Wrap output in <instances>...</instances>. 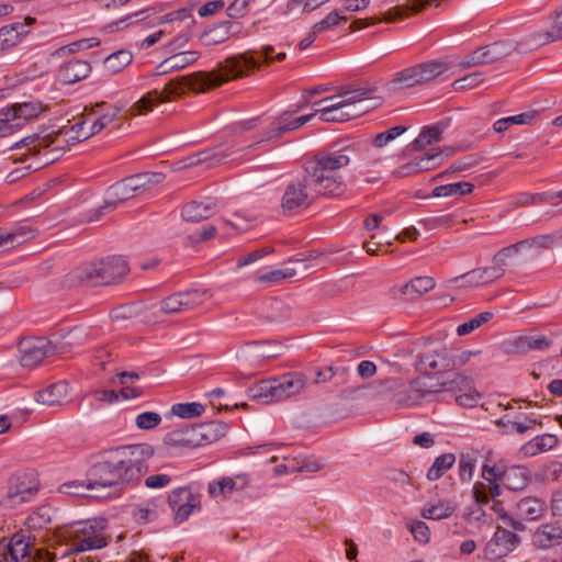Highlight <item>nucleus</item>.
Masks as SVG:
<instances>
[{"instance_id": "f257e3e1", "label": "nucleus", "mask_w": 562, "mask_h": 562, "mask_svg": "<svg viewBox=\"0 0 562 562\" xmlns=\"http://www.w3.org/2000/svg\"><path fill=\"white\" fill-rule=\"evenodd\" d=\"M89 133V123L83 120L71 125L70 127L53 131L45 134H35L24 137L14 145L13 148L29 147V154L21 157L0 156V172H7L8 176H25L26 172H36L44 166L59 158L63 145L68 142L77 143L88 139L81 137L82 134Z\"/></svg>"}, {"instance_id": "f03ea898", "label": "nucleus", "mask_w": 562, "mask_h": 562, "mask_svg": "<svg viewBox=\"0 0 562 562\" xmlns=\"http://www.w3.org/2000/svg\"><path fill=\"white\" fill-rule=\"evenodd\" d=\"M148 445H132L108 451L87 473L91 490L112 487L138 480L146 471L145 460L153 456Z\"/></svg>"}, {"instance_id": "7ed1b4c3", "label": "nucleus", "mask_w": 562, "mask_h": 562, "mask_svg": "<svg viewBox=\"0 0 562 562\" xmlns=\"http://www.w3.org/2000/svg\"><path fill=\"white\" fill-rule=\"evenodd\" d=\"M373 93L368 88H344L338 94L325 98L315 103V115L319 114L323 122H346L356 119L370 110L364 103Z\"/></svg>"}, {"instance_id": "20e7f679", "label": "nucleus", "mask_w": 562, "mask_h": 562, "mask_svg": "<svg viewBox=\"0 0 562 562\" xmlns=\"http://www.w3.org/2000/svg\"><path fill=\"white\" fill-rule=\"evenodd\" d=\"M128 273L127 262L119 256L87 263L70 272L65 282L72 285H106Z\"/></svg>"}, {"instance_id": "39448f33", "label": "nucleus", "mask_w": 562, "mask_h": 562, "mask_svg": "<svg viewBox=\"0 0 562 562\" xmlns=\"http://www.w3.org/2000/svg\"><path fill=\"white\" fill-rule=\"evenodd\" d=\"M225 427L221 423H206L167 432L162 438L169 450H190L216 441Z\"/></svg>"}, {"instance_id": "423d86ee", "label": "nucleus", "mask_w": 562, "mask_h": 562, "mask_svg": "<svg viewBox=\"0 0 562 562\" xmlns=\"http://www.w3.org/2000/svg\"><path fill=\"white\" fill-rule=\"evenodd\" d=\"M106 525L108 522L104 518L70 524L66 528L65 535L71 540V550L85 552L106 547L109 543V538L104 535Z\"/></svg>"}, {"instance_id": "0eeeda50", "label": "nucleus", "mask_w": 562, "mask_h": 562, "mask_svg": "<svg viewBox=\"0 0 562 562\" xmlns=\"http://www.w3.org/2000/svg\"><path fill=\"white\" fill-rule=\"evenodd\" d=\"M440 389L428 385L424 378H416L404 384L400 378H389L378 383L379 394H392V401L401 406H413L428 394L437 393Z\"/></svg>"}, {"instance_id": "6e6552de", "label": "nucleus", "mask_w": 562, "mask_h": 562, "mask_svg": "<svg viewBox=\"0 0 562 562\" xmlns=\"http://www.w3.org/2000/svg\"><path fill=\"white\" fill-rule=\"evenodd\" d=\"M274 48L271 45L263 46L260 50L247 52L227 58L223 64H220V69L225 79V82L232 79L247 76L251 69L259 68L261 60L269 64L273 60L281 61L285 58L284 52L273 55Z\"/></svg>"}, {"instance_id": "1a4fd4ad", "label": "nucleus", "mask_w": 562, "mask_h": 562, "mask_svg": "<svg viewBox=\"0 0 562 562\" xmlns=\"http://www.w3.org/2000/svg\"><path fill=\"white\" fill-rule=\"evenodd\" d=\"M225 79L218 67L211 72H195L172 79L166 83L161 91H158V94L162 103L169 102L172 98L184 93L186 89L200 92L220 86L225 82Z\"/></svg>"}, {"instance_id": "9d476101", "label": "nucleus", "mask_w": 562, "mask_h": 562, "mask_svg": "<svg viewBox=\"0 0 562 562\" xmlns=\"http://www.w3.org/2000/svg\"><path fill=\"white\" fill-rule=\"evenodd\" d=\"M158 184V178H120L106 190L104 205L99 211L144 193L155 195Z\"/></svg>"}, {"instance_id": "9b49d317", "label": "nucleus", "mask_w": 562, "mask_h": 562, "mask_svg": "<svg viewBox=\"0 0 562 562\" xmlns=\"http://www.w3.org/2000/svg\"><path fill=\"white\" fill-rule=\"evenodd\" d=\"M2 562H54L55 554L36 548L30 538L14 533L8 543H0Z\"/></svg>"}, {"instance_id": "f8f14e48", "label": "nucleus", "mask_w": 562, "mask_h": 562, "mask_svg": "<svg viewBox=\"0 0 562 562\" xmlns=\"http://www.w3.org/2000/svg\"><path fill=\"white\" fill-rule=\"evenodd\" d=\"M235 151L228 147L218 146L210 149L199 151L195 155L189 156L182 160L173 164L172 172H193L203 173L207 172L222 164L233 159Z\"/></svg>"}, {"instance_id": "ddd939ff", "label": "nucleus", "mask_w": 562, "mask_h": 562, "mask_svg": "<svg viewBox=\"0 0 562 562\" xmlns=\"http://www.w3.org/2000/svg\"><path fill=\"white\" fill-rule=\"evenodd\" d=\"M446 70L447 65L442 61L432 60L396 72L390 86L392 89L412 88L435 79Z\"/></svg>"}, {"instance_id": "4468645a", "label": "nucleus", "mask_w": 562, "mask_h": 562, "mask_svg": "<svg viewBox=\"0 0 562 562\" xmlns=\"http://www.w3.org/2000/svg\"><path fill=\"white\" fill-rule=\"evenodd\" d=\"M41 113L38 103L26 102L0 109V137H5L19 130L24 122Z\"/></svg>"}, {"instance_id": "2eb2a0df", "label": "nucleus", "mask_w": 562, "mask_h": 562, "mask_svg": "<svg viewBox=\"0 0 562 562\" xmlns=\"http://www.w3.org/2000/svg\"><path fill=\"white\" fill-rule=\"evenodd\" d=\"M449 127V121H439L431 125L423 126L417 137L411 143L409 148L417 153H432L438 150H445L443 156L448 157L454 153V148L438 147V144L442 140L445 131Z\"/></svg>"}, {"instance_id": "dca6fc26", "label": "nucleus", "mask_w": 562, "mask_h": 562, "mask_svg": "<svg viewBox=\"0 0 562 562\" xmlns=\"http://www.w3.org/2000/svg\"><path fill=\"white\" fill-rule=\"evenodd\" d=\"M211 299L209 290H191L172 294L159 302V311L175 314L191 311Z\"/></svg>"}, {"instance_id": "f3484780", "label": "nucleus", "mask_w": 562, "mask_h": 562, "mask_svg": "<svg viewBox=\"0 0 562 562\" xmlns=\"http://www.w3.org/2000/svg\"><path fill=\"white\" fill-rule=\"evenodd\" d=\"M19 360L23 368L33 369L54 351L50 341L43 337L22 338L18 345Z\"/></svg>"}, {"instance_id": "a211bd4d", "label": "nucleus", "mask_w": 562, "mask_h": 562, "mask_svg": "<svg viewBox=\"0 0 562 562\" xmlns=\"http://www.w3.org/2000/svg\"><path fill=\"white\" fill-rule=\"evenodd\" d=\"M310 186L311 183L304 178H297L286 186L281 200L284 213H295L311 204L313 194Z\"/></svg>"}, {"instance_id": "6ab92c4d", "label": "nucleus", "mask_w": 562, "mask_h": 562, "mask_svg": "<svg viewBox=\"0 0 562 562\" xmlns=\"http://www.w3.org/2000/svg\"><path fill=\"white\" fill-rule=\"evenodd\" d=\"M351 158L346 151H321L306 162L305 170L312 176L326 172H338L349 166Z\"/></svg>"}, {"instance_id": "aec40b11", "label": "nucleus", "mask_w": 562, "mask_h": 562, "mask_svg": "<svg viewBox=\"0 0 562 562\" xmlns=\"http://www.w3.org/2000/svg\"><path fill=\"white\" fill-rule=\"evenodd\" d=\"M417 370L426 375L451 371V350L440 347L424 351L418 356Z\"/></svg>"}, {"instance_id": "412c9836", "label": "nucleus", "mask_w": 562, "mask_h": 562, "mask_svg": "<svg viewBox=\"0 0 562 562\" xmlns=\"http://www.w3.org/2000/svg\"><path fill=\"white\" fill-rule=\"evenodd\" d=\"M168 504L175 513L176 522H183L200 506V497L190 487H178L168 495Z\"/></svg>"}, {"instance_id": "4be33fe9", "label": "nucleus", "mask_w": 562, "mask_h": 562, "mask_svg": "<svg viewBox=\"0 0 562 562\" xmlns=\"http://www.w3.org/2000/svg\"><path fill=\"white\" fill-rule=\"evenodd\" d=\"M436 282L434 278L428 276L416 277L407 283L398 286L394 285L389 289L387 295L392 300L414 301L422 295L435 289Z\"/></svg>"}, {"instance_id": "5701e85b", "label": "nucleus", "mask_w": 562, "mask_h": 562, "mask_svg": "<svg viewBox=\"0 0 562 562\" xmlns=\"http://www.w3.org/2000/svg\"><path fill=\"white\" fill-rule=\"evenodd\" d=\"M519 541L520 538L516 533L497 527L494 536L485 546V557L490 560L501 559L514 551Z\"/></svg>"}, {"instance_id": "b1692460", "label": "nucleus", "mask_w": 562, "mask_h": 562, "mask_svg": "<svg viewBox=\"0 0 562 562\" xmlns=\"http://www.w3.org/2000/svg\"><path fill=\"white\" fill-rule=\"evenodd\" d=\"M314 116H315V113H311V114H306V115H302V116L292 119L291 115L288 112H285L274 121L272 127L270 130H268L256 144H261V143L278 139L284 133L299 130L304 124L310 122Z\"/></svg>"}, {"instance_id": "393cba45", "label": "nucleus", "mask_w": 562, "mask_h": 562, "mask_svg": "<svg viewBox=\"0 0 562 562\" xmlns=\"http://www.w3.org/2000/svg\"><path fill=\"white\" fill-rule=\"evenodd\" d=\"M37 229L26 222L16 224L10 229H0V250H10L34 239Z\"/></svg>"}, {"instance_id": "a878e982", "label": "nucleus", "mask_w": 562, "mask_h": 562, "mask_svg": "<svg viewBox=\"0 0 562 562\" xmlns=\"http://www.w3.org/2000/svg\"><path fill=\"white\" fill-rule=\"evenodd\" d=\"M35 23V19L26 16L22 22L4 25L0 29V50L8 52L16 47L29 34V27Z\"/></svg>"}, {"instance_id": "bb28decb", "label": "nucleus", "mask_w": 562, "mask_h": 562, "mask_svg": "<svg viewBox=\"0 0 562 562\" xmlns=\"http://www.w3.org/2000/svg\"><path fill=\"white\" fill-rule=\"evenodd\" d=\"M120 113L116 106L95 104L90 112L86 113V123H89V133L82 134L81 137H91L100 133L105 126L111 124Z\"/></svg>"}, {"instance_id": "cd10ccee", "label": "nucleus", "mask_w": 562, "mask_h": 562, "mask_svg": "<svg viewBox=\"0 0 562 562\" xmlns=\"http://www.w3.org/2000/svg\"><path fill=\"white\" fill-rule=\"evenodd\" d=\"M69 385L66 381H58L35 393V401L47 407L63 406L68 401Z\"/></svg>"}, {"instance_id": "c85d7f7f", "label": "nucleus", "mask_w": 562, "mask_h": 562, "mask_svg": "<svg viewBox=\"0 0 562 562\" xmlns=\"http://www.w3.org/2000/svg\"><path fill=\"white\" fill-rule=\"evenodd\" d=\"M445 150L432 153H419L413 157L407 164L402 166L405 176L411 173H422L438 168L443 159Z\"/></svg>"}, {"instance_id": "c756f323", "label": "nucleus", "mask_w": 562, "mask_h": 562, "mask_svg": "<svg viewBox=\"0 0 562 562\" xmlns=\"http://www.w3.org/2000/svg\"><path fill=\"white\" fill-rule=\"evenodd\" d=\"M279 401L301 394L307 386L306 378L299 372L276 378Z\"/></svg>"}, {"instance_id": "7c9ffc66", "label": "nucleus", "mask_w": 562, "mask_h": 562, "mask_svg": "<svg viewBox=\"0 0 562 562\" xmlns=\"http://www.w3.org/2000/svg\"><path fill=\"white\" fill-rule=\"evenodd\" d=\"M217 212V203L212 199L205 201H191L183 205L181 216L186 222H201L210 218Z\"/></svg>"}, {"instance_id": "2f4dec72", "label": "nucleus", "mask_w": 562, "mask_h": 562, "mask_svg": "<svg viewBox=\"0 0 562 562\" xmlns=\"http://www.w3.org/2000/svg\"><path fill=\"white\" fill-rule=\"evenodd\" d=\"M533 543L540 549H550L562 543V525L558 521L542 524L537 528Z\"/></svg>"}, {"instance_id": "473e14b6", "label": "nucleus", "mask_w": 562, "mask_h": 562, "mask_svg": "<svg viewBox=\"0 0 562 562\" xmlns=\"http://www.w3.org/2000/svg\"><path fill=\"white\" fill-rule=\"evenodd\" d=\"M37 483L29 480L27 474H15L10 480V487L5 498L8 501L18 498L19 502H25L29 496L37 492Z\"/></svg>"}, {"instance_id": "72a5a7b5", "label": "nucleus", "mask_w": 562, "mask_h": 562, "mask_svg": "<svg viewBox=\"0 0 562 562\" xmlns=\"http://www.w3.org/2000/svg\"><path fill=\"white\" fill-rule=\"evenodd\" d=\"M247 485V479L243 475L235 477H223L220 481L209 484V494L215 499H225L234 491L243 490Z\"/></svg>"}, {"instance_id": "f704fd0d", "label": "nucleus", "mask_w": 562, "mask_h": 562, "mask_svg": "<svg viewBox=\"0 0 562 562\" xmlns=\"http://www.w3.org/2000/svg\"><path fill=\"white\" fill-rule=\"evenodd\" d=\"M457 505L450 499H437L427 503L420 512V516L428 520H442L448 519L454 515Z\"/></svg>"}, {"instance_id": "c9c22d12", "label": "nucleus", "mask_w": 562, "mask_h": 562, "mask_svg": "<svg viewBox=\"0 0 562 562\" xmlns=\"http://www.w3.org/2000/svg\"><path fill=\"white\" fill-rule=\"evenodd\" d=\"M247 394L250 398L260 403L279 402L276 378L254 383L248 387Z\"/></svg>"}, {"instance_id": "e433bc0d", "label": "nucleus", "mask_w": 562, "mask_h": 562, "mask_svg": "<svg viewBox=\"0 0 562 562\" xmlns=\"http://www.w3.org/2000/svg\"><path fill=\"white\" fill-rule=\"evenodd\" d=\"M505 273V270H501L499 268H495L493 265L488 267H482L473 269L461 277L454 278L451 282H456L459 279L467 278L468 282L472 286H479L488 284L499 278H502Z\"/></svg>"}, {"instance_id": "4c0bfd02", "label": "nucleus", "mask_w": 562, "mask_h": 562, "mask_svg": "<svg viewBox=\"0 0 562 562\" xmlns=\"http://www.w3.org/2000/svg\"><path fill=\"white\" fill-rule=\"evenodd\" d=\"M546 503L537 497H525L516 504V515L521 520L533 521L546 513Z\"/></svg>"}, {"instance_id": "58836bf2", "label": "nucleus", "mask_w": 562, "mask_h": 562, "mask_svg": "<svg viewBox=\"0 0 562 562\" xmlns=\"http://www.w3.org/2000/svg\"><path fill=\"white\" fill-rule=\"evenodd\" d=\"M558 445V438L551 434L536 436L531 440L525 442L519 452L524 457H535L539 453L547 452Z\"/></svg>"}, {"instance_id": "ea45409f", "label": "nucleus", "mask_w": 562, "mask_h": 562, "mask_svg": "<svg viewBox=\"0 0 562 562\" xmlns=\"http://www.w3.org/2000/svg\"><path fill=\"white\" fill-rule=\"evenodd\" d=\"M529 471L521 465H513L503 470V484L510 491H521L529 483Z\"/></svg>"}, {"instance_id": "a19ab883", "label": "nucleus", "mask_w": 562, "mask_h": 562, "mask_svg": "<svg viewBox=\"0 0 562 562\" xmlns=\"http://www.w3.org/2000/svg\"><path fill=\"white\" fill-rule=\"evenodd\" d=\"M559 239H562L561 233L540 235L533 238L521 240L520 244L525 255L536 257L539 255L540 250L550 249Z\"/></svg>"}, {"instance_id": "79ce46f5", "label": "nucleus", "mask_w": 562, "mask_h": 562, "mask_svg": "<svg viewBox=\"0 0 562 562\" xmlns=\"http://www.w3.org/2000/svg\"><path fill=\"white\" fill-rule=\"evenodd\" d=\"M311 180V184L314 183L316 194L321 195H340L347 183L337 178H306Z\"/></svg>"}, {"instance_id": "37998d69", "label": "nucleus", "mask_w": 562, "mask_h": 562, "mask_svg": "<svg viewBox=\"0 0 562 562\" xmlns=\"http://www.w3.org/2000/svg\"><path fill=\"white\" fill-rule=\"evenodd\" d=\"M537 116L538 111L532 110L516 115L502 117L494 123L493 128L496 133H503L514 124L530 125L537 119Z\"/></svg>"}, {"instance_id": "c03bdc74", "label": "nucleus", "mask_w": 562, "mask_h": 562, "mask_svg": "<svg viewBox=\"0 0 562 562\" xmlns=\"http://www.w3.org/2000/svg\"><path fill=\"white\" fill-rule=\"evenodd\" d=\"M90 72V65L83 60H70L61 69L63 80L72 83L85 79Z\"/></svg>"}, {"instance_id": "a18cd8bd", "label": "nucleus", "mask_w": 562, "mask_h": 562, "mask_svg": "<svg viewBox=\"0 0 562 562\" xmlns=\"http://www.w3.org/2000/svg\"><path fill=\"white\" fill-rule=\"evenodd\" d=\"M442 0H411L404 5L395 7L387 13L386 20H394L395 18L407 16L409 13H418L427 5H438Z\"/></svg>"}, {"instance_id": "49530a36", "label": "nucleus", "mask_w": 562, "mask_h": 562, "mask_svg": "<svg viewBox=\"0 0 562 562\" xmlns=\"http://www.w3.org/2000/svg\"><path fill=\"white\" fill-rule=\"evenodd\" d=\"M519 255H525L520 241L507 246L501 249L498 252H496L492 259V265L495 268L505 270V267L512 265L514 262V259Z\"/></svg>"}, {"instance_id": "de8ad7c7", "label": "nucleus", "mask_w": 562, "mask_h": 562, "mask_svg": "<svg viewBox=\"0 0 562 562\" xmlns=\"http://www.w3.org/2000/svg\"><path fill=\"white\" fill-rule=\"evenodd\" d=\"M132 59L133 55L130 50L121 49L105 58L104 68L112 75L117 74L128 66L132 63Z\"/></svg>"}, {"instance_id": "09e8293b", "label": "nucleus", "mask_w": 562, "mask_h": 562, "mask_svg": "<svg viewBox=\"0 0 562 562\" xmlns=\"http://www.w3.org/2000/svg\"><path fill=\"white\" fill-rule=\"evenodd\" d=\"M162 103L160 101L158 90L154 89L148 91L145 95H143L138 101H136L128 110L130 114L135 115H144L149 113L156 104Z\"/></svg>"}, {"instance_id": "8fccbe9b", "label": "nucleus", "mask_w": 562, "mask_h": 562, "mask_svg": "<svg viewBox=\"0 0 562 562\" xmlns=\"http://www.w3.org/2000/svg\"><path fill=\"white\" fill-rule=\"evenodd\" d=\"M158 501L149 499L136 505L132 515L137 524H147L157 517Z\"/></svg>"}, {"instance_id": "3c124183", "label": "nucleus", "mask_w": 562, "mask_h": 562, "mask_svg": "<svg viewBox=\"0 0 562 562\" xmlns=\"http://www.w3.org/2000/svg\"><path fill=\"white\" fill-rule=\"evenodd\" d=\"M454 463L456 456L453 453H443L437 457L427 472V479L429 481L439 480Z\"/></svg>"}, {"instance_id": "603ef678", "label": "nucleus", "mask_w": 562, "mask_h": 562, "mask_svg": "<svg viewBox=\"0 0 562 562\" xmlns=\"http://www.w3.org/2000/svg\"><path fill=\"white\" fill-rule=\"evenodd\" d=\"M474 186L471 182H454L443 186H438L432 190V195L436 198H446L453 195L470 194Z\"/></svg>"}, {"instance_id": "864d4df0", "label": "nucleus", "mask_w": 562, "mask_h": 562, "mask_svg": "<svg viewBox=\"0 0 562 562\" xmlns=\"http://www.w3.org/2000/svg\"><path fill=\"white\" fill-rule=\"evenodd\" d=\"M204 406L200 403H178L171 406L170 414L183 419L199 417L203 414Z\"/></svg>"}, {"instance_id": "5fc2aeb1", "label": "nucleus", "mask_w": 562, "mask_h": 562, "mask_svg": "<svg viewBox=\"0 0 562 562\" xmlns=\"http://www.w3.org/2000/svg\"><path fill=\"white\" fill-rule=\"evenodd\" d=\"M493 318L492 312H482L457 327L458 336H465L488 323Z\"/></svg>"}, {"instance_id": "6e6d98bb", "label": "nucleus", "mask_w": 562, "mask_h": 562, "mask_svg": "<svg viewBox=\"0 0 562 562\" xmlns=\"http://www.w3.org/2000/svg\"><path fill=\"white\" fill-rule=\"evenodd\" d=\"M200 57V54L195 50H186L173 54L169 57L171 63V67H173L175 71L181 70L189 65L194 64Z\"/></svg>"}, {"instance_id": "4d7b16f0", "label": "nucleus", "mask_w": 562, "mask_h": 562, "mask_svg": "<svg viewBox=\"0 0 562 562\" xmlns=\"http://www.w3.org/2000/svg\"><path fill=\"white\" fill-rule=\"evenodd\" d=\"M482 357L481 350H463L460 352L451 351V367L452 370H458L464 366L473 363L474 359Z\"/></svg>"}, {"instance_id": "13d9d810", "label": "nucleus", "mask_w": 562, "mask_h": 562, "mask_svg": "<svg viewBox=\"0 0 562 562\" xmlns=\"http://www.w3.org/2000/svg\"><path fill=\"white\" fill-rule=\"evenodd\" d=\"M228 38L227 30H225L223 23H218L214 27L205 31L202 35V41L206 46L224 43Z\"/></svg>"}, {"instance_id": "bf43d9fd", "label": "nucleus", "mask_w": 562, "mask_h": 562, "mask_svg": "<svg viewBox=\"0 0 562 562\" xmlns=\"http://www.w3.org/2000/svg\"><path fill=\"white\" fill-rule=\"evenodd\" d=\"M491 508L506 525H508L513 529L518 530V531H524L525 530L526 527L522 524V521L519 520V519H515L512 516H509L507 514V512L505 510V508H504V506H503L501 501H498V499L492 501V507Z\"/></svg>"}, {"instance_id": "052dcab7", "label": "nucleus", "mask_w": 562, "mask_h": 562, "mask_svg": "<svg viewBox=\"0 0 562 562\" xmlns=\"http://www.w3.org/2000/svg\"><path fill=\"white\" fill-rule=\"evenodd\" d=\"M347 21L341 10H335L328 13L322 21L315 23L313 26L319 34L338 25L340 22Z\"/></svg>"}, {"instance_id": "680f3d73", "label": "nucleus", "mask_w": 562, "mask_h": 562, "mask_svg": "<svg viewBox=\"0 0 562 562\" xmlns=\"http://www.w3.org/2000/svg\"><path fill=\"white\" fill-rule=\"evenodd\" d=\"M476 460L468 453H462L459 460V475L463 482H470L475 469Z\"/></svg>"}, {"instance_id": "e2e57ef3", "label": "nucleus", "mask_w": 562, "mask_h": 562, "mask_svg": "<svg viewBox=\"0 0 562 562\" xmlns=\"http://www.w3.org/2000/svg\"><path fill=\"white\" fill-rule=\"evenodd\" d=\"M161 423V417L155 412H144L138 414L135 419V424L138 429L150 430L156 428Z\"/></svg>"}, {"instance_id": "0e129e2a", "label": "nucleus", "mask_w": 562, "mask_h": 562, "mask_svg": "<svg viewBox=\"0 0 562 562\" xmlns=\"http://www.w3.org/2000/svg\"><path fill=\"white\" fill-rule=\"evenodd\" d=\"M407 527L416 541L424 544L429 542L430 530L426 522L422 520H413L407 524Z\"/></svg>"}, {"instance_id": "69168bd1", "label": "nucleus", "mask_w": 562, "mask_h": 562, "mask_svg": "<svg viewBox=\"0 0 562 562\" xmlns=\"http://www.w3.org/2000/svg\"><path fill=\"white\" fill-rule=\"evenodd\" d=\"M294 276H295V271L293 269H290V268L276 269L270 272L258 276L257 281L260 283H267V282L277 283L284 279L292 278Z\"/></svg>"}, {"instance_id": "338daca9", "label": "nucleus", "mask_w": 562, "mask_h": 562, "mask_svg": "<svg viewBox=\"0 0 562 562\" xmlns=\"http://www.w3.org/2000/svg\"><path fill=\"white\" fill-rule=\"evenodd\" d=\"M479 400L480 394L474 386L467 387L463 392H458V395L456 396V402L464 407L475 406Z\"/></svg>"}, {"instance_id": "774afa93", "label": "nucleus", "mask_w": 562, "mask_h": 562, "mask_svg": "<svg viewBox=\"0 0 562 562\" xmlns=\"http://www.w3.org/2000/svg\"><path fill=\"white\" fill-rule=\"evenodd\" d=\"M483 82V76L480 72H473L453 81L454 90L473 89Z\"/></svg>"}]
</instances>
